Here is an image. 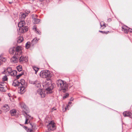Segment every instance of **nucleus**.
Wrapping results in <instances>:
<instances>
[{
	"mask_svg": "<svg viewBox=\"0 0 132 132\" xmlns=\"http://www.w3.org/2000/svg\"><path fill=\"white\" fill-rule=\"evenodd\" d=\"M45 88V89L48 92H50L51 91V87H50L49 86L48 87L45 88Z\"/></svg>",
	"mask_w": 132,
	"mask_h": 132,
	"instance_id": "nucleus-32",
	"label": "nucleus"
},
{
	"mask_svg": "<svg viewBox=\"0 0 132 132\" xmlns=\"http://www.w3.org/2000/svg\"><path fill=\"white\" fill-rule=\"evenodd\" d=\"M2 109L4 112H6L10 110V108L8 105L5 104L2 107Z\"/></svg>",
	"mask_w": 132,
	"mask_h": 132,
	"instance_id": "nucleus-11",
	"label": "nucleus"
},
{
	"mask_svg": "<svg viewBox=\"0 0 132 132\" xmlns=\"http://www.w3.org/2000/svg\"><path fill=\"white\" fill-rule=\"evenodd\" d=\"M25 117L26 118V121L25 122V124H27L28 123V117L27 116H25Z\"/></svg>",
	"mask_w": 132,
	"mask_h": 132,
	"instance_id": "nucleus-41",
	"label": "nucleus"
},
{
	"mask_svg": "<svg viewBox=\"0 0 132 132\" xmlns=\"http://www.w3.org/2000/svg\"><path fill=\"white\" fill-rule=\"evenodd\" d=\"M47 127L48 130L53 131L56 129L55 123L53 121L50 122L47 126Z\"/></svg>",
	"mask_w": 132,
	"mask_h": 132,
	"instance_id": "nucleus-3",
	"label": "nucleus"
},
{
	"mask_svg": "<svg viewBox=\"0 0 132 132\" xmlns=\"http://www.w3.org/2000/svg\"><path fill=\"white\" fill-rule=\"evenodd\" d=\"M0 60L2 62H5L6 61V60L5 57H1Z\"/></svg>",
	"mask_w": 132,
	"mask_h": 132,
	"instance_id": "nucleus-34",
	"label": "nucleus"
},
{
	"mask_svg": "<svg viewBox=\"0 0 132 132\" xmlns=\"http://www.w3.org/2000/svg\"><path fill=\"white\" fill-rule=\"evenodd\" d=\"M129 117L132 118V111L130 112L129 111Z\"/></svg>",
	"mask_w": 132,
	"mask_h": 132,
	"instance_id": "nucleus-40",
	"label": "nucleus"
},
{
	"mask_svg": "<svg viewBox=\"0 0 132 132\" xmlns=\"http://www.w3.org/2000/svg\"><path fill=\"white\" fill-rule=\"evenodd\" d=\"M30 124L31 126L32 127L33 126L32 125V124L31 123H30Z\"/></svg>",
	"mask_w": 132,
	"mask_h": 132,
	"instance_id": "nucleus-51",
	"label": "nucleus"
},
{
	"mask_svg": "<svg viewBox=\"0 0 132 132\" xmlns=\"http://www.w3.org/2000/svg\"><path fill=\"white\" fill-rule=\"evenodd\" d=\"M12 85L14 86H18L19 87V82L16 80H14L12 84Z\"/></svg>",
	"mask_w": 132,
	"mask_h": 132,
	"instance_id": "nucleus-16",
	"label": "nucleus"
},
{
	"mask_svg": "<svg viewBox=\"0 0 132 132\" xmlns=\"http://www.w3.org/2000/svg\"><path fill=\"white\" fill-rule=\"evenodd\" d=\"M16 111L15 109L11 110L10 111V113L12 116H14L16 114Z\"/></svg>",
	"mask_w": 132,
	"mask_h": 132,
	"instance_id": "nucleus-18",
	"label": "nucleus"
},
{
	"mask_svg": "<svg viewBox=\"0 0 132 132\" xmlns=\"http://www.w3.org/2000/svg\"><path fill=\"white\" fill-rule=\"evenodd\" d=\"M12 71V68L11 67H8L7 69V71L8 73L10 74Z\"/></svg>",
	"mask_w": 132,
	"mask_h": 132,
	"instance_id": "nucleus-28",
	"label": "nucleus"
},
{
	"mask_svg": "<svg viewBox=\"0 0 132 132\" xmlns=\"http://www.w3.org/2000/svg\"><path fill=\"white\" fill-rule=\"evenodd\" d=\"M128 29L129 32H132V29L130 28L129 27Z\"/></svg>",
	"mask_w": 132,
	"mask_h": 132,
	"instance_id": "nucleus-44",
	"label": "nucleus"
},
{
	"mask_svg": "<svg viewBox=\"0 0 132 132\" xmlns=\"http://www.w3.org/2000/svg\"><path fill=\"white\" fill-rule=\"evenodd\" d=\"M21 108L22 111L28 116L30 117V116L29 115L27 114V113L29 112V108L26 106L25 104L23 103H20L19 104Z\"/></svg>",
	"mask_w": 132,
	"mask_h": 132,
	"instance_id": "nucleus-4",
	"label": "nucleus"
},
{
	"mask_svg": "<svg viewBox=\"0 0 132 132\" xmlns=\"http://www.w3.org/2000/svg\"><path fill=\"white\" fill-rule=\"evenodd\" d=\"M29 82L31 84H35L36 87L37 88H39L41 86L40 82L38 81L37 80H31L29 81Z\"/></svg>",
	"mask_w": 132,
	"mask_h": 132,
	"instance_id": "nucleus-5",
	"label": "nucleus"
},
{
	"mask_svg": "<svg viewBox=\"0 0 132 132\" xmlns=\"http://www.w3.org/2000/svg\"><path fill=\"white\" fill-rule=\"evenodd\" d=\"M33 69H34V70L35 71V73L36 74L37 72L39 70V68H38L36 67H33Z\"/></svg>",
	"mask_w": 132,
	"mask_h": 132,
	"instance_id": "nucleus-29",
	"label": "nucleus"
},
{
	"mask_svg": "<svg viewBox=\"0 0 132 132\" xmlns=\"http://www.w3.org/2000/svg\"><path fill=\"white\" fill-rule=\"evenodd\" d=\"M2 113V111L1 110H0V113Z\"/></svg>",
	"mask_w": 132,
	"mask_h": 132,
	"instance_id": "nucleus-49",
	"label": "nucleus"
},
{
	"mask_svg": "<svg viewBox=\"0 0 132 132\" xmlns=\"http://www.w3.org/2000/svg\"><path fill=\"white\" fill-rule=\"evenodd\" d=\"M37 17V15H33L32 16V18L33 19V21L34 20V19H36Z\"/></svg>",
	"mask_w": 132,
	"mask_h": 132,
	"instance_id": "nucleus-36",
	"label": "nucleus"
},
{
	"mask_svg": "<svg viewBox=\"0 0 132 132\" xmlns=\"http://www.w3.org/2000/svg\"><path fill=\"white\" fill-rule=\"evenodd\" d=\"M129 111H124L123 113V116L125 117H129Z\"/></svg>",
	"mask_w": 132,
	"mask_h": 132,
	"instance_id": "nucleus-22",
	"label": "nucleus"
},
{
	"mask_svg": "<svg viewBox=\"0 0 132 132\" xmlns=\"http://www.w3.org/2000/svg\"><path fill=\"white\" fill-rule=\"evenodd\" d=\"M22 47L20 46H18L15 48V54L20 56L22 53L21 51Z\"/></svg>",
	"mask_w": 132,
	"mask_h": 132,
	"instance_id": "nucleus-6",
	"label": "nucleus"
},
{
	"mask_svg": "<svg viewBox=\"0 0 132 132\" xmlns=\"http://www.w3.org/2000/svg\"><path fill=\"white\" fill-rule=\"evenodd\" d=\"M37 94L39 95L42 98L44 97L45 96V94L43 93L42 89H39L37 90Z\"/></svg>",
	"mask_w": 132,
	"mask_h": 132,
	"instance_id": "nucleus-10",
	"label": "nucleus"
},
{
	"mask_svg": "<svg viewBox=\"0 0 132 132\" xmlns=\"http://www.w3.org/2000/svg\"><path fill=\"white\" fill-rule=\"evenodd\" d=\"M17 72L16 70H12L10 74L11 76H15L17 75Z\"/></svg>",
	"mask_w": 132,
	"mask_h": 132,
	"instance_id": "nucleus-23",
	"label": "nucleus"
},
{
	"mask_svg": "<svg viewBox=\"0 0 132 132\" xmlns=\"http://www.w3.org/2000/svg\"><path fill=\"white\" fill-rule=\"evenodd\" d=\"M99 32L102 33V34H107L109 32V31H100V30H99Z\"/></svg>",
	"mask_w": 132,
	"mask_h": 132,
	"instance_id": "nucleus-33",
	"label": "nucleus"
},
{
	"mask_svg": "<svg viewBox=\"0 0 132 132\" xmlns=\"http://www.w3.org/2000/svg\"><path fill=\"white\" fill-rule=\"evenodd\" d=\"M52 109L53 110H56V109H54V108H53Z\"/></svg>",
	"mask_w": 132,
	"mask_h": 132,
	"instance_id": "nucleus-50",
	"label": "nucleus"
},
{
	"mask_svg": "<svg viewBox=\"0 0 132 132\" xmlns=\"http://www.w3.org/2000/svg\"><path fill=\"white\" fill-rule=\"evenodd\" d=\"M7 77L6 76H4L3 78V79L4 81H5L7 80Z\"/></svg>",
	"mask_w": 132,
	"mask_h": 132,
	"instance_id": "nucleus-37",
	"label": "nucleus"
},
{
	"mask_svg": "<svg viewBox=\"0 0 132 132\" xmlns=\"http://www.w3.org/2000/svg\"><path fill=\"white\" fill-rule=\"evenodd\" d=\"M30 42H28L26 43L25 47L26 48L28 49L30 47Z\"/></svg>",
	"mask_w": 132,
	"mask_h": 132,
	"instance_id": "nucleus-27",
	"label": "nucleus"
},
{
	"mask_svg": "<svg viewBox=\"0 0 132 132\" xmlns=\"http://www.w3.org/2000/svg\"><path fill=\"white\" fill-rule=\"evenodd\" d=\"M40 76L43 78H48L47 80H50L52 73L49 71L46 70L42 71L40 72Z\"/></svg>",
	"mask_w": 132,
	"mask_h": 132,
	"instance_id": "nucleus-2",
	"label": "nucleus"
},
{
	"mask_svg": "<svg viewBox=\"0 0 132 132\" xmlns=\"http://www.w3.org/2000/svg\"><path fill=\"white\" fill-rule=\"evenodd\" d=\"M56 84L59 90H63L65 92L67 89V84L64 81L61 79H59L56 81Z\"/></svg>",
	"mask_w": 132,
	"mask_h": 132,
	"instance_id": "nucleus-1",
	"label": "nucleus"
},
{
	"mask_svg": "<svg viewBox=\"0 0 132 132\" xmlns=\"http://www.w3.org/2000/svg\"><path fill=\"white\" fill-rule=\"evenodd\" d=\"M46 132H51L50 131H47Z\"/></svg>",
	"mask_w": 132,
	"mask_h": 132,
	"instance_id": "nucleus-54",
	"label": "nucleus"
},
{
	"mask_svg": "<svg viewBox=\"0 0 132 132\" xmlns=\"http://www.w3.org/2000/svg\"><path fill=\"white\" fill-rule=\"evenodd\" d=\"M19 86H20L24 85L25 84V81L23 79H22L20 81V82H19Z\"/></svg>",
	"mask_w": 132,
	"mask_h": 132,
	"instance_id": "nucleus-21",
	"label": "nucleus"
},
{
	"mask_svg": "<svg viewBox=\"0 0 132 132\" xmlns=\"http://www.w3.org/2000/svg\"><path fill=\"white\" fill-rule=\"evenodd\" d=\"M69 95L68 94H67V93L63 97V99H64L65 98L67 97H68Z\"/></svg>",
	"mask_w": 132,
	"mask_h": 132,
	"instance_id": "nucleus-39",
	"label": "nucleus"
},
{
	"mask_svg": "<svg viewBox=\"0 0 132 132\" xmlns=\"http://www.w3.org/2000/svg\"><path fill=\"white\" fill-rule=\"evenodd\" d=\"M19 30L20 32L23 33L26 32L28 30V28L26 26H23L19 28Z\"/></svg>",
	"mask_w": 132,
	"mask_h": 132,
	"instance_id": "nucleus-12",
	"label": "nucleus"
},
{
	"mask_svg": "<svg viewBox=\"0 0 132 132\" xmlns=\"http://www.w3.org/2000/svg\"><path fill=\"white\" fill-rule=\"evenodd\" d=\"M19 57V56L18 55H16L14 54V55L12 57L11 59V61L13 62L14 63H17L18 60V59Z\"/></svg>",
	"mask_w": 132,
	"mask_h": 132,
	"instance_id": "nucleus-8",
	"label": "nucleus"
},
{
	"mask_svg": "<svg viewBox=\"0 0 132 132\" xmlns=\"http://www.w3.org/2000/svg\"><path fill=\"white\" fill-rule=\"evenodd\" d=\"M16 68L17 70L19 72L21 71L22 70V67L20 65L17 66Z\"/></svg>",
	"mask_w": 132,
	"mask_h": 132,
	"instance_id": "nucleus-26",
	"label": "nucleus"
},
{
	"mask_svg": "<svg viewBox=\"0 0 132 132\" xmlns=\"http://www.w3.org/2000/svg\"><path fill=\"white\" fill-rule=\"evenodd\" d=\"M40 21L39 19L36 18V19H34V20L33 21V22L34 24H36L39 23Z\"/></svg>",
	"mask_w": 132,
	"mask_h": 132,
	"instance_id": "nucleus-24",
	"label": "nucleus"
},
{
	"mask_svg": "<svg viewBox=\"0 0 132 132\" xmlns=\"http://www.w3.org/2000/svg\"><path fill=\"white\" fill-rule=\"evenodd\" d=\"M30 132H34V131L32 129L30 130Z\"/></svg>",
	"mask_w": 132,
	"mask_h": 132,
	"instance_id": "nucleus-47",
	"label": "nucleus"
},
{
	"mask_svg": "<svg viewBox=\"0 0 132 132\" xmlns=\"http://www.w3.org/2000/svg\"><path fill=\"white\" fill-rule=\"evenodd\" d=\"M8 96H10V95H11V94H10V93H8Z\"/></svg>",
	"mask_w": 132,
	"mask_h": 132,
	"instance_id": "nucleus-48",
	"label": "nucleus"
},
{
	"mask_svg": "<svg viewBox=\"0 0 132 132\" xmlns=\"http://www.w3.org/2000/svg\"><path fill=\"white\" fill-rule=\"evenodd\" d=\"M23 37L20 36L18 38L17 42L18 43H20L23 41Z\"/></svg>",
	"mask_w": 132,
	"mask_h": 132,
	"instance_id": "nucleus-19",
	"label": "nucleus"
},
{
	"mask_svg": "<svg viewBox=\"0 0 132 132\" xmlns=\"http://www.w3.org/2000/svg\"><path fill=\"white\" fill-rule=\"evenodd\" d=\"M111 21V19H109L108 20V21Z\"/></svg>",
	"mask_w": 132,
	"mask_h": 132,
	"instance_id": "nucleus-46",
	"label": "nucleus"
},
{
	"mask_svg": "<svg viewBox=\"0 0 132 132\" xmlns=\"http://www.w3.org/2000/svg\"><path fill=\"white\" fill-rule=\"evenodd\" d=\"M100 24L101 27H102L103 26L104 27L103 28H104L106 27V26L105 25V23L103 21H102L100 22Z\"/></svg>",
	"mask_w": 132,
	"mask_h": 132,
	"instance_id": "nucleus-30",
	"label": "nucleus"
},
{
	"mask_svg": "<svg viewBox=\"0 0 132 132\" xmlns=\"http://www.w3.org/2000/svg\"><path fill=\"white\" fill-rule=\"evenodd\" d=\"M19 87L20 88V90L21 92V94L23 93L25 91V87L24 85L20 86Z\"/></svg>",
	"mask_w": 132,
	"mask_h": 132,
	"instance_id": "nucleus-15",
	"label": "nucleus"
},
{
	"mask_svg": "<svg viewBox=\"0 0 132 132\" xmlns=\"http://www.w3.org/2000/svg\"><path fill=\"white\" fill-rule=\"evenodd\" d=\"M50 85V83L48 82L47 81H46L43 84V85L44 88H46L48 87L49 85Z\"/></svg>",
	"mask_w": 132,
	"mask_h": 132,
	"instance_id": "nucleus-20",
	"label": "nucleus"
},
{
	"mask_svg": "<svg viewBox=\"0 0 132 132\" xmlns=\"http://www.w3.org/2000/svg\"><path fill=\"white\" fill-rule=\"evenodd\" d=\"M35 29L36 30V33L37 34H39V35L41 34V32L40 31L38 30H37L36 29V28L35 27Z\"/></svg>",
	"mask_w": 132,
	"mask_h": 132,
	"instance_id": "nucleus-35",
	"label": "nucleus"
},
{
	"mask_svg": "<svg viewBox=\"0 0 132 132\" xmlns=\"http://www.w3.org/2000/svg\"><path fill=\"white\" fill-rule=\"evenodd\" d=\"M15 48L13 47L11 48L9 50V52L11 54H14L15 53Z\"/></svg>",
	"mask_w": 132,
	"mask_h": 132,
	"instance_id": "nucleus-17",
	"label": "nucleus"
},
{
	"mask_svg": "<svg viewBox=\"0 0 132 132\" xmlns=\"http://www.w3.org/2000/svg\"><path fill=\"white\" fill-rule=\"evenodd\" d=\"M128 27L126 26H123L122 28V30L125 33H128L129 32Z\"/></svg>",
	"mask_w": 132,
	"mask_h": 132,
	"instance_id": "nucleus-14",
	"label": "nucleus"
},
{
	"mask_svg": "<svg viewBox=\"0 0 132 132\" xmlns=\"http://www.w3.org/2000/svg\"><path fill=\"white\" fill-rule=\"evenodd\" d=\"M6 90L4 89V87H0V91L5 92Z\"/></svg>",
	"mask_w": 132,
	"mask_h": 132,
	"instance_id": "nucleus-38",
	"label": "nucleus"
},
{
	"mask_svg": "<svg viewBox=\"0 0 132 132\" xmlns=\"http://www.w3.org/2000/svg\"><path fill=\"white\" fill-rule=\"evenodd\" d=\"M67 84V88L69 87V88H70V87H72V85L71 84L70 85V84Z\"/></svg>",
	"mask_w": 132,
	"mask_h": 132,
	"instance_id": "nucleus-43",
	"label": "nucleus"
},
{
	"mask_svg": "<svg viewBox=\"0 0 132 132\" xmlns=\"http://www.w3.org/2000/svg\"><path fill=\"white\" fill-rule=\"evenodd\" d=\"M0 64H1V63H2L1 61H0Z\"/></svg>",
	"mask_w": 132,
	"mask_h": 132,
	"instance_id": "nucleus-56",
	"label": "nucleus"
},
{
	"mask_svg": "<svg viewBox=\"0 0 132 132\" xmlns=\"http://www.w3.org/2000/svg\"><path fill=\"white\" fill-rule=\"evenodd\" d=\"M20 20V21L19 22L18 24V26L19 28L24 26V25L25 24V22L24 20Z\"/></svg>",
	"mask_w": 132,
	"mask_h": 132,
	"instance_id": "nucleus-13",
	"label": "nucleus"
},
{
	"mask_svg": "<svg viewBox=\"0 0 132 132\" xmlns=\"http://www.w3.org/2000/svg\"><path fill=\"white\" fill-rule=\"evenodd\" d=\"M28 13H21L20 14V20H24L26 17L28 16Z\"/></svg>",
	"mask_w": 132,
	"mask_h": 132,
	"instance_id": "nucleus-7",
	"label": "nucleus"
},
{
	"mask_svg": "<svg viewBox=\"0 0 132 132\" xmlns=\"http://www.w3.org/2000/svg\"><path fill=\"white\" fill-rule=\"evenodd\" d=\"M19 61L20 62H22L24 61L26 62L28 61V57L27 56H23L21 55L20 57Z\"/></svg>",
	"mask_w": 132,
	"mask_h": 132,
	"instance_id": "nucleus-9",
	"label": "nucleus"
},
{
	"mask_svg": "<svg viewBox=\"0 0 132 132\" xmlns=\"http://www.w3.org/2000/svg\"><path fill=\"white\" fill-rule=\"evenodd\" d=\"M9 3H10V4L11 3V2H9Z\"/></svg>",
	"mask_w": 132,
	"mask_h": 132,
	"instance_id": "nucleus-55",
	"label": "nucleus"
},
{
	"mask_svg": "<svg viewBox=\"0 0 132 132\" xmlns=\"http://www.w3.org/2000/svg\"><path fill=\"white\" fill-rule=\"evenodd\" d=\"M4 84V83L2 82H0V87H3V84Z\"/></svg>",
	"mask_w": 132,
	"mask_h": 132,
	"instance_id": "nucleus-42",
	"label": "nucleus"
},
{
	"mask_svg": "<svg viewBox=\"0 0 132 132\" xmlns=\"http://www.w3.org/2000/svg\"><path fill=\"white\" fill-rule=\"evenodd\" d=\"M131 109H132V105L131 106Z\"/></svg>",
	"mask_w": 132,
	"mask_h": 132,
	"instance_id": "nucleus-52",
	"label": "nucleus"
},
{
	"mask_svg": "<svg viewBox=\"0 0 132 132\" xmlns=\"http://www.w3.org/2000/svg\"><path fill=\"white\" fill-rule=\"evenodd\" d=\"M73 98H71L70 99V101H72L73 100Z\"/></svg>",
	"mask_w": 132,
	"mask_h": 132,
	"instance_id": "nucleus-45",
	"label": "nucleus"
},
{
	"mask_svg": "<svg viewBox=\"0 0 132 132\" xmlns=\"http://www.w3.org/2000/svg\"><path fill=\"white\" fill-rule=\"evenodd\" d=\"M39 40V39H38L36 38H35L32 41V43L33 44L36 43L38 40Z\"/></svg>",
	"mask_w": 132,
	"mask_h": 132,
	"instance_id": "nucleus-25",
	"label": "nucleus"
},
{
	"mask_svg": "<svg viewBox=\"0 0 132 132\" xmlns=\"http://www.w3.org/2000/svg\"><path fill=\"white\" fill-rule=\"evenodd\" d=\"M27 128V127L26 126L25 127V128L26 129Z\"/></svg>",
	"mask_w": 132,
	"mask_h": 132,
	"instance_id": "nucleus-53",
	"label": "nucleus"
},
{
	"mask_svg": "<svg viewBox=\"0 0 132 132\" xmlns=\"http://www.w3.org/2000/svg\"><path fill=\"white\" fill-rule=\"evenodd\" d=\"M23 74V72H22L21 73L19 74L18 75L16 76V78L17 79H18Z\"/></svg>",
	"mask_w": 132,
	"mask_h": 132,
	"instance_id": "nucleus-31",
	"label": "nucleus"
},
{
	"mask_svg": "<svg viewBox=\"0 0 132 132\" xmlns=\"http://www.w3.org/2000/svg\"><path fill=\"white\" fill-rule=\"evenodd\" d=\"M40 1H42V0H40Z\"/></svg>",
	"mask_w": 132,
	"mask_h": 132,
	"instance_id": "nucleus-57",
	"label": "nucleus"
}]
</instances>
